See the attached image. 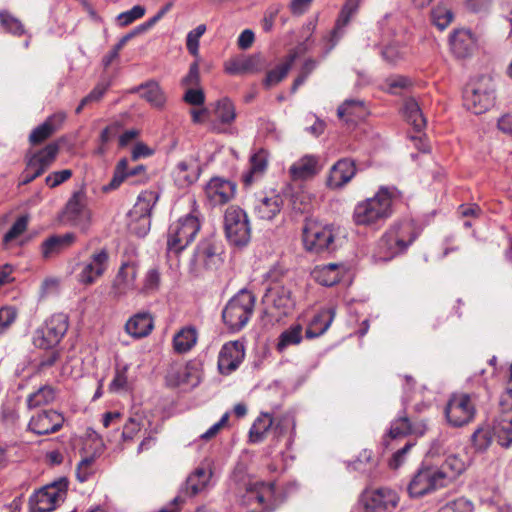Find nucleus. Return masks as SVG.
<instances>
[{
  "instance_id": "f257e3e1",
  "label": "nucleus",
  "mask_w": 512,
  "mask_h": 512,
  "mask_svg": "<svg viewBox=\"0 0 512 512\" xmlns=\"http://www.w3.org/2000/svg\"><path fill=\"white\" fill-rule=\"evenodd\" d=\"M400 198L394 187H381L377 193L357 203L353 221L358 226L378 227L393 214V205Z\"/></svg>"
},
{
  "instance_id": "f03ea898",
  "label": "nucleus",
  "mask_w": 512,
  "mask_h": 512,
  "mask_svg": "<svg viewBox=\"0 0 512 512\" xmlns=\"http://www.w3.org/2000/svg\"><path fill=\"white\" fill-rule=\"evenodd\" d=\"M241 503L251 512H272L275 509V485L244 478L238 484Z\"/></svg>"
},
{
  "instance_id": "7ed1b4c3",
  "label": "nucleus",
  "mask_w": 512,
  "mask_h": 512,
  "mask_svg": "<svg viewBox=\"0 0 512 512\" xmlns=\"http://www.w3.org/2000/svg\"><path fill=\"white\" fill-rule=\"evenodd\" d=\"M495 85L491 77L471 79L463 91L464 107L476 115L488 111L495 101Z\"/></svg>"
},
{
  "instance_id": "20e7f679",
  "label": "nucleus",
  "mask_w": 512,
  "mask_h": 512,
  "mask_svg": "<svg viewBox=\"0 0 512 512\" xmlns=\"http://www.w3.org/2000/svg\"><path fill=\"white\" fill-rule=\"evenodd\" d=\"M418 234L411 222H403L389 229L378 242V255L387 261L405 251Z\"/></svg>"
},
{
  "instance_id": "39448f33",
  "label": "nucleus",
  "mask_w": 512,
  "mask_h": 512,
  "mask_svg": "<svg viewBox=\"0 0 512 512\" xmlns=\"http://www.w3.org/2000/svg\"><path fill=\"white\" fill-rule=\"evenodd\" d=\"M255 296L247 290H241L226 304L222 312L224 323L231 331L241 330L253 314Z\"/></svg>"
},
{
  "instance_id": "423d86ee",
  "label": "nucleus",
  "mask_w": 512,
  "mask_h": 512,
  "mask_svg": "<svg viewBox=\"0 0 512 512\" xmlns=\"http://www.w3.org/2000/svg\"><path fill=\"white\" fill-rule=\"evenodd\" d=\"M303 244L307 251L321 253L334 249L335 234L331 225L306 218L302 228Z\"/></svg>"
},
{
  "instance_id": "0eeeda50",
  "label": "nucleus",
  "mask_w": 512,
  "mask_h": 512,
  "mask_svg": "<svg viewBox=\"0 0 512 512\" xmlns=\"http://www.w3.org/2000/svg\"><path fill=\"white\" fill-rule=\"evenodd\" d=\"M199 230L200 222L191 214L172 223L167 232V252L179 254L194 240Z\"/></svg>"
},
{
  "instance_id": "6e6552de",
  "label": "nucleus",
  "mask_w": 512,
  "mask_h": 512,
  "mask_svg": "<svg viewBox=\"0 0 512 512\" xmlns=\"http://www.w3.org/2000/svg\"><path fill=\"white\" fill-rule=\"evenodd\" d=\"M59 149V144L52 142L38 151L28 152L26 154V167L19 185H27L41 176L55 161Z\"/></svg>"
},
{
  "instance_id": "1a4fd4ad",
  "label": "nucleus",
  "mask_w": 512,
  "mask_h": 512,
  "mask_svg": "<svg viewBox=\"0 0 512 512\" xmlns=\"http://www.w3.org/2000/svg\"><path fill=\"white\" fill-rule=\"evenodd\" d=\"M224 229L228 241L238 247L246 246L251 238V227L246 212L238 206H229L224 215Z\"/></svg>"
},
{
  "instance_id": "9d476101",
  "label": "nucleus",
  "mask_w": 512,
  "mask_h": 512,
  "mask_svg": "<svg viewBox=\"0 0 512 512\" xmlns=\"http://www.w3.org/2000/svg\"><path fill=\"white\" fill-rule=\"evenodd\" d=\"M68 327L69 319L66 314H54L35 331L33 344L40 349H51L60 343Z\"/></svg>"
},
{
  "instance_id": "9b49d317",
  "label": "nucleus",
  "mask_w": 512,
  "mask_h": 512,
  "mask_svg": "<svg viewBox=\"0 0 512 512\" xmlns=\"http://www.w3.org/2000/svg\"><path fill=\"white\" fill-rule=\"evenodd\" d=\"M68 486L66 478H61L44 486L30 499L33 512H51L59 502L64 500Z\"/></svg>"
},
{
  "instance_id": "f8f14e48",
  "label": "nucleus",
  "mask_w": 512,
  "mask_h": 512,
  "mask_svg": "<svg viewBox=\"0 0 512 512\" xmlns=\"http://www.w3.org/2000/svg\"><path fill=\"white\" fill-rule=\"evenodd\" d=\"M476 408L470 395L453 394L445 407L448 423L454 427H462L470 423L475 416Z\"/></svg>"
},
{
  "instance_id": "ddd939ff",
  "label": "nucleus",
  "mask_w": 512,
  "mask_h": 512,
  "mask_svg": "<svg viewBox=\"0 0 512 512\" xmlns=\"http://www.w3.org/2000/svg\"><path fill=\"white\" fill-rule=\"evenodd\" d=\"M110 255L106 248L93 252L90 257L79 263L80 271L77 280L83 285H92L100 279L108 269Z\"/></svg>"
},
{
  "instance_id": "4468645a",
  "label": "nucleus",
  "mask_w": 512,
  "mask_h": 512,
  "mask_svg": "<svg viewBox=\"0 0 512 512\" xmlns=\"http://www.w3.org/2000/svg\"><path fill=\"white\" fill-rule=\"evenodd\" d=\"M441 471L437 467H423L411 479L408 485V493L411 497H421L436 489L445 487Z\"/></svg>"
},
{
  "instance_id": "2eb2a0df",
  "label": "nucleus",
  "mask_w": 512,
  "mask_h": 512,
  "mask_svg": "<svg viewBox=\"0 0 512 512\" xmlns=\"http://www.w3.org/2000/svg\"><path fill=\"white\" fill-rule=\"evenodd\" d=\"M399 495L393 489L381 487L366 491L363 495L365 512H393L399 503Z\"/></svg>"
},
{
  "instance_id": "dca6fc26",
  "label": "nucleus",
  "mask_w": 512,
  "mask_h": 512,
  "mask_svg": "<svg viewBox=\"0 0 512 512\" xmlns=\"http://www.w3.org/2000/svg\"><path fill=\"white\" fill-rule=\"evenodd\" d=\"M223 246L214 238L202 240L196 247L194 261L196 264L209 270H215L220 267L222 259Z\"/></svg>"
},
{
  "instance_id": "f3484780",
  "label": "nucleus",
  "mask_w": 512,
  "mask_h": 512,
  "mask_svg": "<svg viewBox=\"0 0 512 512\" xmlns=\"http://www.w3.org/2000/svg\"><path fill=\"white\" fill-rule=\"evenodd\" d=\"M64 416L56 410H42L34 414L29 423V431L37 435H48L59 431L63 424Z\"/></svg>"
},
{
  "instance_id": "a211bd4d",
  "label": "nucleus",
  "mask_w": 512,
  "mask_h": 512,
  "mask_svg": "<svg viewBox=\"0 0 512 512\" xmlns=\"http://www.w3.org/2000/svg\"><path fill=\"white\" fill-rule=\"evenodd\" d=\"M428 430L427 420L424 418H412L404 414L394 419L389 429L391 438L413 435L422 437Z\"/></svg>"
},
{
  "instance_id": "6ab92c4d",
  "label": "nucleus",
  "mask_w": 512,
  "mask_h": 512,
  "mask_svg": "<svg viewBox=\"0 0 512 512\" xmlns=\"http://www.w3.org/2000/svg\"><path fill=\"white\" fill-rule=\"evenodd\" d=\"M139 265L135 260H128L121 263V266L114 278L112 290L116 296L126 295L136 289V279Z\"/></svg>"
},
{
  "instance_id": "aec40b11",
  "label": "nucleus",
  "mask_w": 512,
  "mask_h": 512,
  "mask_svg": "<svg viewBox=\"0 0 512 512\" xmlns=\"http://www.w3.org/2000/svg\"><path fill=\"white\" fill-rule=\"evenodd\" d=\"M245 356L244 345L240 341L225 343L218 356V368L221 374L228 375L235 371Z\"/></svg>"
},
{
  "instance_id": "412c9836",
  "label": "nucleus",
  "mask_w": 512,
  "mask_h": 512,
  "mask_svg": "<svg viewBox=\"0 0 512 512\" xmlns=\"http://www.w3.org/2000/svg\"><path fill=\"white\" fill-rule=\"evenodd\" d=\"M236 192V185L220 177L212 178L205 186V195L214 206L228 203Z\"/></svg>"
},
{
  "instance_id": "4be33fe9",
  "label": "nucleus",
  "mask_w": 512,
  "mask_h": 512,
  "mask_svg": "<svg viewBox=\"0 0 512 512\" xmlns=\"http://www.w3.org/2000/svg\"><path fill=\"white\" fill-rule=\"evenodd\" d=\"M65 119L66 114L63 112L50 115L42 124L31 131L29 143L33 146L42 144L62 128Z\"/></svg>"
},
{
  "instance_id": "5701e85b",
  "label": "nucleus",
  "mask_w": 512,
  "mask_h": 512,
  "mask_svg": "<svg viewBox=\"0 0 512 512\" xmlns=\"http://www.w3.org/2000/svg\"><path fill=\"white\" fill-rule=\"evenodd\" d=\"M76 241L74 233H65L62 235H51L40 245L41 256L44 260L56 258L65 250L70 248Z\"/></svg>"
},
{
  "instance_id": "b1692460",
  "label": "nucleus",
  "mask_w": 512,
  "mask_h": 512,
  "mask_svg": "<svg viewBox=\"0 0 512 512\" xmlns=\"http://www.w3.org/2000/svg\"><path fill=\"white\" fill-rule=\"evenodd\" d=\"M361 1L362 0H347L345 2L337 18L335 27L330 32L327 38L329 46L327 48L326 53H328L335 47L338 40L341 38L343 34V29L349 24L351 18L356 14Z\"/></svg>"
},
{
  "instance_id": "393cba45",
  "label": "nucleus",
  "mask_w": 512,
  "mask_h": 512,
  "mask_svg": "<svg viewBox=\"0 0 512 512\" xmlns=\"http://www.w3.org/2000/svg\"><path fill=\"white\" fill-rule=\"evenodd\" d=\"M356 174L355 162L349 158L338 160L331 168L327 185L338 189L346 185Z\"/></svg>"
},
{
  "instance_id": "a878e982",
  "label": "nucleus",
  "mask_w": 512,
  "mask_h": 512,
  "mask_svg": "<svg viewBox=\"0 0 512 512\" xmlns=\"http://www.w3.org/2000/svg\"><path fill=\"white\" fill-rule=\"evenodd\" d=\"M476 39L470 30L457 29L450 37V47L458 58L470 56L475 49Z\"/></svg>"
},
{
  "instance_id": "bb28decb",
  "label": "nucleus",
  "mask_w": 512,
  "mask_h": 512,
  "mask_svg": "<svg viewBox=\"0 0 512 512\" xmlns=\"http://www.w3.org/2000/svg\"><path fill=\"white\" fill-rule=\"evenodd\" d=\"M212 115L214 119L210 121L211 130L223 132L222 125H229L235 120V107L228 98H223L216 102Z\"/></svg>"
},
{
  "instance_id": "cd10ccee",
  "label": "nucleus",
  "mask_w": 512,
  "mask_h": 512,
  "mask_svg": "<svg viewBox=\"0 0 512 512\" xmlns=\"http://www.w3.org/2000/svg\"><path fill=\"white\" fill-rule=\"evenodd\" d=\"M64 217L72 225L85 226V222L89 218V212L85 207L84 196L81 193L76 192L69 199L65 207Z\"/></svg>"
},
{
  "instance_id": "c85d7f7f",
  "label": "nucleus",
  "mask_w": 512,
  "mask_h": 512,
  "mask_svg": "<svg viewBox=\"0 0 512 512\" xmlns=\"http://www.w3.org/2000/svg\"><path fill=\"white\" fill-rule=\"evenodd\" d=\"M283 198L279 194L259 198L254 205V214L261 220L270 221L283 208Z\"/></svg>"
},
{
  "instance_id": "c756f323",
  "label": "nucleus",
  "mask_w": 512,
  "mask_h": 512,
  "mask_svg": "<svg viewBox=\"0 0 512 512\" xmlns=\"http://www.w3.org/2000/svg\"><path fill=\"white\" fill-rule=\"evenodd\" d=\"M335 314V308L333 307L318 311L308 324L305 332L306 337L308 339H313L323 335L332 324Z\"/></svg>"
},
{
  "instance_id": "7c9ffc66",
  "label": "nucleus",
  "mask_w": 512,
  "mask_h": 512,
  "mask_svg": "<svg viewBox=\"0 0 512 512\" xmlns=\"http://www.w3.org/2000/svg\"><path fill=\"white\" fill-rule=\"evenodd\" d=\"M160 194L155 190H146L139 194L137 202L131 210V215L139 220H143L149 224V217L157 201L159 200Z\"/></svg>"
},
{
  "instance_id": "2f4dec72",
  "label": "nucleus",
  "mask_w": 512,
  "mask_h": 512,
  "mask_svg": "<svg viewBox=\"0 0 512 512\" xmlns=\"http://www.w3.org/2000/svg\"><path fill=\"white\" fill-rule=\"evenodd\" d=\"M153 328V318L148 312H140L133 315L125 324L126 332L136 339L148 336Z\"/></svg>"
},
{
  "instance_id": "473e14b6",
  "label": "nucleus",
  "mask_w": 512,
  "mask_h": 512,
  "mask_svg": "<svg viewBox=\"0 0 512 512\" xmlns=\"http://www.w3.org/2000/svg\"><path fill=\"white\" fill-rule=\"evenodd\" d=\"M265 301L280 311V314L287 315L294 307V300L290 289L284 286H275L268 290Z\"/></svg>"
},
{
  "instance_id": "72a5a7b5",
  "label": "nucleus",
  "mask_w": 512,
  "mask_h": 512,
  "mask_svg": "<svg viewBox=\"0 0 512 512\" xmlns=\"http://www.w3.org/2000/svg\"><path fill=\"white\" fill-rule=\"evenodd\" d=\"M200 168L193 159L180 161L174 170V179L181 188L190 186L199 178Z\"/></svg>"
},
{
  "instance_id": "f704fd0d",
  "label": "nucleus",
  "mask_w": 512,
  "mask_h": 512,
  "mask_svg": "<svg viewBox=\"0 0 512 512\" xmlns=\"http://www.w3.org/2000/svg\"><path fill=\"white\" fill-rule=\"evenodd\" d=\"M367 114L364 102L358 99L345 100L337 109V116L347 123L363 120Z\"/></svg>"
},
{
  "instance_id": "c9c22d12",
  "label": "nucleus",
  "mask_w": 512,
  "mask_h": 512,
  "mask_svg": "<svg viewBox=\"0 0 512 512\" xmlns=\"http://www.w3.org/2000/svg\"><path fill=\"white\" fill-rule=\"evenodd\" d=\"M467 467V460L460 455L452 454L447 456L445 461L440 467H437L438 471H441L445 478L443 479L447 486L457 476L465 471Z\"/></svg>"
},
{
  "instance_id": "e433bc0d",
  "label": "nucleus",
  "mask_w": 512,
  "mask_h": 512,
  "mask_svg": "<svg viewBox=\"0 0 512 512\" xmlns=\"http://www.w3.org/2000/svg\"><path fill=\"white\" fill-rule=\"evenodd\" d=\"M296 58L297 53L295 51H292L284 58V60L279 65H277L274 69L268 71L263 81L264 86L266 88H270L280 83L287 76Z\"/></svg>"
},
{
  "instance_id": "4c0bfd02",
  "label": "nucleus",
  "mask_w": 512,
  "mask_h": 512,
  "mask_svg": "<svg viewBox=\"0 0 512 512\" xmlns=\"http://www.w3.org/2000/svg\"><path fill=\"white\" fill-rule=\"evenodd\" d=\"M314 279L323 286L337 284L342 276L341 266L335 263L316 266L312 272Z\"/></svg>"
},
{
  "instance_id": "58836bf2",
  "label": "nucleus",
  "mask_w": 512,
  "mask_h": 512,
  "mask_svg": "<svg viewBox=\"0 0 512 512\" xmlns=\"http://www.w3.org/2000/svg\"><path fill=\"white\" fill-rule=\"evenodd\" d=\"M260 57L251 55L243 58H236L225 64V70L232 75L254 73L259 71Z\"/></svg>"
},
{
  "instance_id": "ea45409f",
  "label": "nucleus",
  "mask_w": 512,
  "mask_h": 512,
  "mask_svg": "<svg viewBox=\"0 0 512 512\" xmlns=\"http://www.w3.org/2000/svg\"><path fill=\"white\" fill-rule=\"evenodd\" d=\"M268 151L261 148L250 158V170L243 175L246 185H251L255 178L263 175L268 165Z\"/></svg>"
},
{
  "instance_id": "a19ab883",
  "label": "nucleus",
  "mask_w": 512,
  "mask_h": 512,
  "mask_svg": "<svg viewBox=\"0 0 512 512\" xmlns=\"http://www.w3.org/2000/svg\"><path fill=\"white\" fill-rule=\"evenodd\" d=\"M293 179H307L318 172V159L315 156L306 155L296 161L289 169Z\"/></svg>"
},
{
  "instance_id": "79ce46f5",
  "label": "nucleus",
  "mask_w": 512,
  "mask_h": 512,
  "mask_svg": "<svg viewBox=\"0 0 512 512\" xmlns=\"http://www.w3.org/2000/svg\"><path fill=\"white\" fill-rule=\"evenodd\" d=\"M274 418L269 413H261L253 422L249 430V441L251 443H260L264 441L267 433L273 431Z\"/></svg>"
},
{
  "instance_id": "37998d69",
  "label": "nucleus",
  "mask_w": 512,
  "mask_h": 512,
  "mask_svg": "<svg viewBox=\"0 0 512 512\" xmlns=\"http://www.w3.org/2000/svg\"><path fill=\"white\" fill-rule=\"evenodd\" d=\"M211 476L212 472L210 469H207L203 466L198 467L187 478L185 483V492L190 496H195L196 494L205 489Z\"/></svg>"
},
{
  "instance_id": "c03bdc74",
  "label": "nucleus",
  "mask_w": 512,
  "mask_h": 512,
  "mask_svg": "<svg viewBox=\"0 0 512 512\" xmlns=\"http://www.w3.org/2000/svg\"><path fill=\"white\" fill-rule=\"evenodd\" d=\"M493 432L501 446L509 447L512 444V413L501 414L494 422Z\"/></svg>"
},
{
  "instance_id": "a18cd8bd",
  "label": "nucleus",
  "mask_w": 512,
  "mask_h": 512,
  "mask_svg": "<svg viewBox=\"0 0 512 512\" xmlns=\"http://www.w3.org/2000/svg\"><path fill=\"white\" fill-rule=\"evenodd\" d=\"M57 394L58 390L56 388L51 385H44L27 397V407L35 409L49 405L55 401Z\"/></svg>"
},
{
  "instance_id": "49530a36",
  "label": "nucleus",
  "mask_w": 512,
  "mask_h": 512,
  "mask_svg": "<svg viewBox=\"0 0 512 512\" xmlns=\"http://www.w3.org/2000/svg\"><path fill=\"white\" fill-rule=\"evenodd\" d=\"M403 115L407 122L411 124L417 132H420L426 126V119L414 99H408L403 106Z\"/></svg>"
},
{
  "instance_id": "de8ad7c7",
  "label": "nucleus",
  "mask_w": 512,
  "mask_h": 512,
  "mask_svg": "<svg viewBox=\"0 0 512 512\" xmlns=\"http://www.w3.org/2000/svg\"><path fill=\"white\" fill-rule=\"evenodd\" d=\"M196 342L197 331L193 327H185L181 329L173 338L174 349L178 353L188 352Z\"/></svg>"
},
{
  "instance_id": "09e8293b",
  "label": "nucleus",
  "mask_w": 512,
  "mask_h": 512,
  "mask_svg": "<svg viewBox=\"0 0 512 512\" xmlns=\"http://www.w3.org/2000/svg\"><path fill=\"white\" fill-rule=\"evenodd\" d=\"M453 18L451 7L445 2H440L431 11V21L441 31L450 25Z\"/></svg>"
},
{
  "instance_id": "8fccbe9b",
  "label": "nucleus",
  "mask_w": 512,
  "mask_h": 512,
  "mask_svg": "<svg viewBox=\"0 0 512 512\" xmlns=\"http://www.w3.org/2000/svg\"><path fill=\"white\" fill-rule=\"evenodd\" d=\"M302 326L296 324L283 331L279 337L276 348L279 352H283L291 345H298L302 341Z\"/></svg>"
},
{
  "instance_id": "3c124183",
  "label": "nucleus",
  "mask_w": 512,
  "mask_h": 512,
  "mask_svg": "<svg viewBox=\"0 0 512 512\" xmlns=\"http://www.w3.org/2000/svg\"><path fill=\"white\" fill-rule=\"evenodd\" d=\"M141 96L155 107H161L165 103V95L157 82H148L139 87Z\"/></svg>"
},
{
  "instance_id": "603ef678",
  "label": "nucleus",
  "mask_w": 512,
  "mask_h": 512,
  "mask_svg": "<svg viewBox=\"0 0 512 512\" xmlns=\"http://www.w3.org/2000/svg\"><path fill=\"white\" fill-rule=\"evenodd\" d=\"M128 369L129 366L127 364L123 366H116L115 375L113 377V380L109 384V390L111 392L128 391L130 389L127 375Z\"/></svg>"
},
{
  "instance_id": "864d4df0",
  "label": "nucleus",
  "mask_w": 512,
  "mask_h": 512,
  "mask_svg": "<svg viewBox=\"0 0 512 512\" xmlns=\"http://www.w3.org/2000/svg\"><path fill=\"white\" fill-rule=\"evenodd\" d=\"M161 284V274L158 268H150L143 279L142 287L140 292L143 294H154L156 293Z\"/></svg>"
},
{
  "instance_id": "5fc2aeb1",
  "label": "nucleus",
  "mask_w": 512,
  "mask_h": 512,
  "mask_svg": "<svg viewBox=\"0 0 512 512\" xmlns=\"http://www.w3.org/2000/svg\"><path fill=\"white\" fill-rule=\"evenodd\" d=\"M109 86H110L109 82H104V81L99 82L93 88V90L81 100V102L79 103L75 112L77 114H79V113H81L83 108L85 106H87L88 104L100 101L102 99V97L104 96V94L106 93V91L108 90Z\"/></svg>"
},
{
  "instance_id": "6e6d98bb",
  "label": "nucleus",
  "mask_w": 512,
  "mask_h": 512,
  "mask_svg": "<svg viewBox=\"0 0 512 512\" xmlns=\"http://www.w3.org/2000/svg\"><path fill=\"white\" fill-rule=\"evenodd\" d=\"M95 457L87 456L83 458L76 468V478L79 482L84 483L88 481L95 473Z\"/></svg>"
},
{
  "instance_id": "4d7b16f0",
  "label": "nucleus",
  "mask_w": 512,
  "mask_h": 512,
  "mask_svg": "<svg viewBox=\"0 0 512 512\" xmlns=\"http://www.w3.org/2000/svg\"><path fill=\"white\" fill-rule=\"evenodd\" d=\"M376 466V460L373 458L371 450L364 449L360 452L358 458L352 463V469L366 473Z\"/></svg>"
},
{
  "instance_id": "13d9d810",
  "label": "nucleus",
  "mask_w": 512,
  "mask_h": 512,
  "mask_svg": "<svg viewBox=\"0 0 512 512\" xmlns=\"http://www.w3.org/2000/svg\"><path fill=\"white\" fill-rule=\"evenodd\" d=\"M206 32V25L200 24L195 29L191 30L186 37V47L189 53L197 56L199 53V39Z\"/></svg>"
},
{
  "instance_id": "bf43d9fd",
  "label": "nucleus",
  "mask_w": 512,
  "mask_h": 512,
  "mask_svg": "<svg viewBox=\"0 0 512 512\" xmlns=\"http://www.w3.org/2000/svg\"><path fill=\"white\" fill-rule=\"evenodd\" d=\"M289 429L292 431L295 429V420L293 416L285 414L279 418H274L273 433L276 437L286 434Z\"/></svg>"
},
{
  "instance_id": "052dcab7",
  "label": "nucleus",
  "mask_w": 512,
  "mask_h": 512,
  "mask_svg": "<svg viewBox=\"0 0 512 512\" xmlns=\"http://www.w3.org/2000/svg\"><path fill=\"white\" fill-rule=\"evenodd\" d=\"M145 14V8L141 5H135L128 11L122 12L117 16V22L119 26L125 27L133 23L135 20L143 17Z\"/></svg>"
},
{
  "instance_id": "680f3d73",
  "label": "nucleus",
  "mask_w": 512,
  "mask_h": 512,
  "mask_svg": "<svg viewBox=\"0 0 512 512\" xmlns=\"http://www.w3.org/2000/svg\"><path fill=\"white\" fill-rule=\"evenodd\" d=\"M0 24L15 35H22L24 33L22 23L6 11L0 12Z\"/></svg>"
},
{
  "instance_id": "e2e57ef3",
  "label": "nucleus",
  "mask_w": 512,
  "mask_h": 512,
  "mask_svg": "<svg viewBox=\"0 0 512 512\" xmlns=\"http://www.w3.org/2000/svg\"><path fill=\"white\" fill-rule=\"evenodd\" d=\"M491 441L492 433L489 428L480 427L472 435V442L477 450L487 449Z\"/></svg>"
},
{
  "instance_id": "0e129e2a",
  "label": "nucleus",
  "mask_w": 512,
  "mask_h": 512,
  "mask_svg": "<svg viewBox=\"0 0 512 512\" xmlns=\"http://www.w3.org/2000/svg\"><path fill=\"white\" fill-rule=\"evenodd\" d=\"M28 225V217L27 216H21L19 217L11 226V228L6 232V234L3 237L4 243H9L12 240L16 239L18 236L23 234Z\"/></svg>"
},
{
  "instance_id": "69168bd1",
  "label": "nucleus",
  "mask_w": 512,
  "mask_h": 512,
  "mask_svg": "<svg viewBox=\"0 0 512 512\" xmlns=\"http://www.w3.org/2000/svg\"><path fill=\"white\" fill-rule=\"evenodd\" d=\"M292 208L299 213H308L312 209L311 197L305 192L295 193L292 197Z\"/></svg>"
},
{
  "instance_id": "338daca9",
  "label": "nucleus",
  "mask_w": 512,
  "mask_h": 512,
  "mask_svg": "<svg viewBox=\"0 0 512 512\" xmlns=\"http://www.w3.org/2000/svg\"><path fill=\"white\" fill-rule=\"evenodd\" d=\"M473 506L470 501L459 498L446 503L438 512H472Z\"/></svg>"
},
{
  "instance_id": "774afa93",
  "label": "nucleus",
  "mask_w": 512,
  "mask_h": 512,
  "mask_svg": "<svg viewBox=\"0 0 512 512\" xmlns=\"http://www.w3.org/2000/svg\"><path fill=\"white\" fill-rule=\"evenodd\" d=\"M17 310L10 306L0 308V335L16 320Z\"/></svg>"
}]
</instances>
